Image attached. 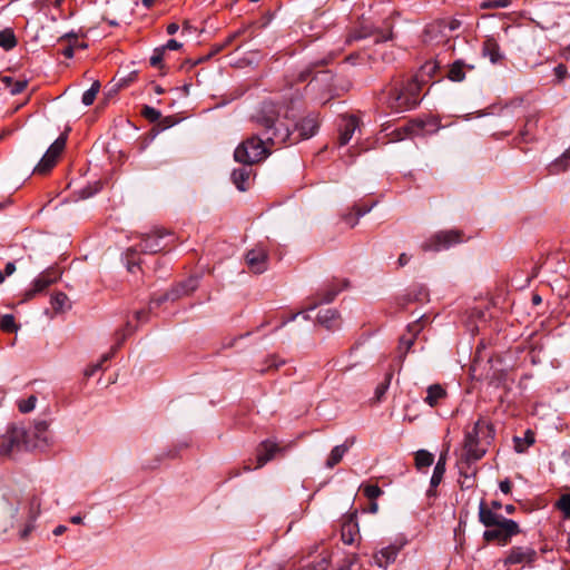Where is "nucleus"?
<instances>
[{
    "label": "nucleus",
    "mask_w": 570,
    "mask_h": 570,
    "mask_svg": "<svg viewBox=\"0 0 570 570\" xmlns=\"http://www.w3.org/2000/svg\"><path fill=\"white\" fill-rule=\"evenodd\" d=\"M360 533L358 524L356 522L355 515H348V518L343 522L341 530V538L345 544H353L356 540V537Z\"/></svg>",
    "instance_id": "nucleus-25"
},
{
    "label": "nucleus",
    "mask_w": 570,
    "mask_h": 570,
    "mask_svg": "<svg viewBox=\"0 0 570 570\" xmlns=\"http://www.w3.org/2000/svg\"><path fill=\"white\" fill-rule=\"evenodd\" d=\"M256 24V22H250L248 23L247 26H244L243 28L236 30L235 32L230 33L226 39L225 41L223 42V45H225V48L229 45L233 43V41L235 39H237L238 37H240L242 35H244L245 32H247L248 30L252 29V27Z\"/></svg>",
    "instance_id": "nucleus-48"
},
{
    "label": "nucleus",
    "mask_w": 570,
    "mask_h": 570,
    "mask_svg": "<svg viewBox=\"0 0 570 570\" xmlns=\"http://www.w3.org/2000/svg\"><path fill=\"white\" fill-rule=\"evenodd\" d=\"M482 53L484 57H489L490 61L494 65L503 59L500 46L493 37H489L483 41Z\"/></svg>",
    "instance_id": "nucleus-27"
},
{
    "label": "nucleus",
    "mask_w": 570,
    "mask_h": 570,
    "mask_svg": "<svg viewBox=\"0 0 570 570\" xmlns=\"http://www.w3.org/2000/svg\"><path fill=\"white\" fill-rule=\"evenodd\" d=\"M567 72H568L567 67H566L563 63H559V65L554 68V73H556V76H557V78H558L559 80L564 79V78H566V76H567Z\"/></svg>",
    "instance_id": "nucleus-60"
},
{
    "label": "nucleus",
    "mask_w": 570,
    "mask_h": 570,
    "mask_svg": "<svg viewBox=\"0 0 570 570\" xmlns=\"http://www.w3.org/2000/svg\"><path fill=\"white\" fill-rule=\"evenodd\" d=\"M65 39L70 40L71 43L76 45V48H78V49H87L88 48V45L86 42H79V39H78L77 35H75V33H68L65 37H61L59 39V42L62 43V41H65Z\"/></svg>",
    "instance_id": "nucleus-52"
},
{
    "label": "nucleus",
    "mask_w": 570,
    "mask_h": 570,
    "mask_svg": "<svg viewBox=\"0 0 570 570\" xmlns=\"http://www.w3.org/2000/svg\"><path fill=\"white\" fill-rule=\"evenodd\" d=\"M135 328L131 326L130 322H127L126 325L122 328H119L116 331V344L111 347L110 352L104 354L99 362L91 364L87 366L83 374L86 377H91L102 368V364L107 361H109L116 353V351L121 346V344L125 342V340L134 333Z\"/></svg>",
    "instance_id": "nucleus-12"
},
{
    "label": "nucleus",
    "mask_w": 570,
    "mask_h": 570,
    "mask_svg": "<svg viewBox=\"0 0 570 570\" xmlns=\"http://www.w3.org/2000/svg\"><path fill=\"white\" fill-rule=\"evenodd\" d=\"M461 27V21L459 19L452 18V19H440L436 20L434 23L430 24L426 28V32H430L432 29L438 28L439 30H442L444 28H448L450 31L458 30Z\"/></svg>",
    "instance_id": "nucleus-35"
},
{
    "label": "nucleus",
    "mask_w": 570,
    "mask_h": 570,
    "mask_svg": "<svg viewBox=\"0 0 570 570\" xmlns=\"http://www.w3.org/2000/svg\"><path fill=\"white\" fill-rule=\"evenodd\" d=\"M271 141L261 135H252L242 141L234 151V159L237 163L252 166L266 159L269 154Z\"/></svg>",
    "instance_id": "nucleus-5"
},
{
    "label": "nucleus",
    "mask_w": 570,
    "mask_h": 570,
    "mask_svg": "<svg viewBox=\"0 0 570 570\" xmlns=\"http://www.w3.org/2000/svg\"><path fill=\"white\" fill-rule=\"evenodd\" d=\"M165 235L166 233L160 229H156L151 234H146L141 237L137 248L146 254H156L163 250L166 246L163 244V238Z\"/></svg>",
    "instance_id": "nucleus-17"
},
{
    "label": "nucleus",
    "mask_w": 570,
    "mask_h": 570,
    "mask_svg": "<svg viewBox=\"0 0 570 570\" xmlns=\"http://www.w3.org/2000/svg\"><path fill=\"white\" fill-rule=\"evenodd\" d=\"M239 191H246L252 188L254 180H233Z\"/></svg>",
    "instance_id": "nucleus-57"
},
{
    "label": "nucleus",
    "mask_w": 570,
    "mask_h": 570,
    "mask_svg": "<svg viewBox=\"0 0 570 570\" xmlns=\"http://www.w3.org/2000/svg\"><path fill=\"white\" fill-rule=\"evenodd\" d=\"M328 63L327 59H321L309 63L304 70H302L298 75V81H306L314 72V70L318 67H324Z\"/></svg>",
    "instance_id": "nucleus-36"
},
{
    "label": "nucleus",
    "mask_w": 570,
    "mask_h": 570,
    "mask_svg": "<svg viewBox=\"0 0 570 570\" xmlns=\"http://www.w3.org/2000/svg\"><path fill=\"white\" fill-rule=\"evenodd\" d=\"M67 190H70L69 198L73 202H78L81 199H86L95 195L98 190L101 189V181L95 180L90 183L89 180H69L66 186Z\"/></svg>",
    "instance_id": "nucleus-14"
},
{
    "label": "nucleus",
    "mask_w": 570,
    "mask_h": 570,
    "mask_svg": "<svg viewBox=\"0 0 570 570\" xmlns=\"http://www.w3.org/2000/svg\"><path fill=\"white\" fill-rule=\"evenodd\" d=\"M50 304L56 313H65L71 308L69 297L62 292L52 294Z\"/></svg>",
    "instance_id": "nucleus-31"
},
{
    "label": "nucleus",
    "mask_w": 570,
    "mask_h": 570,
    "mask_svg": "<svg viewBox=\"0 0 570 570\" xmlns=\"http://www.w3.org/2000/svg\"><path fill=\"white\" fill-rule=\"evenodd\" d=\"M279 451H282V449L278 446L277 443H275L271 440L263 441L257 448L256 469L264 466L268 461L274 459L275 454Z\"/></svg>",
    "instance_id": "nucleus-21"
},
{
    "label": "nucleus",
    "mask_w": 570,
    "mask_h": 570,
    "mask_svg": "<svg viewBox=\"0 0 570 570\" xmlns=\"http://www.w3.org/2000/svg\"><path fill=\"white\" fill-rule=\"evenodd\" d=\"M535 441L534 433L531 430H527L524 436H514L513 444L514 450L518 453H524L529 446H531Z\"/></svg>",
    "instance_id": "nucleus-32"
},
{
    "label": "nucleus",
    "mask_w": 570,
    "mask_h": 570,
    "mask_svg": "<svg viewBox=\"0 0 570 570\" xmlns=\"http://www.w3.org/2000/svg\"><path fill=\"white\" fill-rule=\"evenodd\" d=\"M37 397L35 395H30L26 400H21L18 402V409L21 413H29L36 407Z\"/></svg>",
    "instance_id": "nucleus-45"
},
{
    "label": "nucleus",
    "mask_w": 570,
    "mask_h": 570,
    "mask_svg": "<svg viewBox=\"0 0 570 570\" xmlns=\"http://www.w3.org/2000/svg\"><path fill=\"white\" fill-rule=\"evenodd\" d=\"M462 240V233L460 230L451 229L439 232L433 235L430 239L422 243L421 248L424 252L433 250L439 252L446 249L454 244H459Z\"/></svg>",
    "instance_id": "nucleus-11"
},
{
    "label": "nucleus",
    "mask_w": 570,
    "mask_h": 570,
    "mask_svg": "<svg viewBox=\"0 0 570 570\" xmlns=\"http://www.w3.org/2000/svg\"><path fill=\"white\" fill-rule=\"evenodd\" d=\"M537 551L530 547H513L504 560L505 564L533 563L537 560Z\"/></svg>",
    "instance_id": "nucleus-20"
},
{
    "label": "nucleus",
    "mask_w": 570,
    "mask_h": 570,
    "mask_svg": "<svg viewBox=\"0 0 570 570\" xmlns=\"http://www.w3.org/2000/svg\"><path fill=\"white\" fill-rule=\"evenodd\" d=\"M445 473V455L441 454L431 476V485L432 488H438V485L442 482L443 475Z\"/></svg>",
    "instance_id": "nucleus-34"
},
{
    "label": "nucleus",
    "mask_w": 570,
    "mask_h": 570,
    "mask_svg": "<svg viewBox=\"0 0 570 570\" xmlns=\"http://www.w3.org/2000/svg\"><path fill=\"white\" fill-rule=\"evenodd\" d=\"M370 37H375V43L386 42L393 39V28L390 26L386 30H381L372 26L362 24L351 31L347 40L357 41Z\"/></svg>",
    "instance_id": "nucleus-13"
},
{
    "label": "nucleus",
    "mask_w": 570,
    "mask_h": 570,
    "mask_svg": "<svg viewBox=\"0 0 570 570\" xmlns=\"http://www.w3.org/2000/svg\"><path fill=\"white\" fill-rule=\"evenodd\" d=\"M345 286H347V282L343 281L341 285L332 284L323 289L318 293V302L311 305L308 309H314L321 303H331Z\"/></svg>",
    "instance_id": "nucleus-28"
},
{
    "label": "nucleus",
    "mask_w": 570,
    "mask_h": 570,
    "mask_svg": "<svg viewBox=\"0 0 570 570\" xmlns=\"http://www.w3.org/2000/svg\"><path fill=\"white\" fill-rule=\"evenodd\" d=\"M499 487H500V490H501L504 494H509V493L511 492V488H512V485H511V482H510L508 479H505V480L501 481V482H500V484H499Z\"/></svg>",
    "instance_id": "nucleus-61"
},
{
    "label": "nucleus",
    "mask_w": 570,
    "mask_h": 570,
    "mask_svg": "<svg viewBox=\"0 0 570 570\" xmlns=\"http://www.w3.org/2000/svg\"><path fill=\"white\" fill-rule=\"evenodd\" d=\"M320 128L316 115L309 114L295 122L293 130H289L288 141L285 145H295L301 140L309 139Z\"/></svg>",
    "instance_id": "nucleus-9"
},
{
    "label": "nucleus",
    "mask_w": 570,
    "mask_h": 570,
    "mask_svg": "<svg viewBox=\"0 0 570 570\" xmlns=\"http://www.w3.org/2000/svg\"><path fill=\"white\" fill-rule=\"evenodd\" d=\"M446 391L440 384H432L426 390V396L424 402L429 404L431 407L436 406L441 400L445 399Z\"/></svg>",
    "instance_id": "nucleus-29"
},
{
    "label": "nucleus",
    "mask_w": 570,
    "mask_h": 570,
    "mask_svg": "<svg viewBox=\"0 0 570 570\" xmlns=\"http://www.w3.org/2000/svg\"><path fill=\"white\" fill-rule=\"evenodd\" d=\"M354 443L355 438H348L343 444L334 446L326 459L325 466L327 469H333L336 466L343 460L344 455L348 452L350 448Z\"/></svg>",
    "instance_id": "nucleus-23"
},
{
    "label": "nucleus",
    "mask_w": 570,
    "mask_h": 570,
    "mask_svg": "<svg viewBox=\"0 0 570 570\" xmlns=\"http://www.w3.org/2000/svg\"><path fill=\"white\" fill-rule=\"evenodd\" d=\"M413 345V338H405L402 337L400 341V347L405 350V353H407Z\"/></svg>",
    "instance_id": "nucleus-62"
},
{
    "label": "nucleus",
    "mask_w": 570,
    "mask_h": 570,
    "mask_svg": "<svg viewBox=\"0 0 570 570\" xmlns=\"http://www.w3.org/2000/svg\"><path fill=\"white\" fill-rule=\"evenodd\" d=\"M434 456L426 450H420L415 454V464L419 469L428 468L433 464Z\"/></svg>",
    "instance_id": "nucleus-37"
},
{
    "label": "nucleus",
    "mask_w": 570,
    "mask_h": 570,
    "mask_svg": "<svg viewBox=\"0 0 570 570\" xmlns=\"http://www.w3.org/2000/svg\"><path fill=\"white\" fill-rule=\"evenodd\" d=\"M393 373L389 372L385 374L384 381L380 383L375 389V401L381 402L384 397L385 393L387 392L391 380H392Z\"/></svg>",
    "instance_id": "nucleus-39"
},
{
    "label": "nucleus",
    "mask_w": 570,
    "mask_h": 570,
    "mask_svg": "<svg viewBox=\"0 0 570 570\" xmlns=\"http://www.w3.org/2000/svg\"><path fill=\"white\" fill-rule=\"evenodd\" d=\"M250 175H253L254 177L256 176V174L253 173L252 168L247 169L244 167V168H239V169H234L230 175V178L243 179V178H249Z\"/></svg>",
    "instance_id": "nucleus-51"
},
{
    "label": "nucleus",
    "mask_w": 570,
    "mask_h": 570,
    "mask_svg": "<svg viewBox=\"0 0 570 570\" xmlns=\"http://www.w3.org/2000/svg\"><path fill=\"white\" fill-rule=\"evenodd\" d=\"M140 115L148 120L151 124H156L158 120H160L161 114L159 110H157L154 107H150L148 105H144Z\"/></svg>",
    "instance_id": "nucleus-41"
},
{
    "label": "nucleus",
    "mask_w": 570,
    "mask_h": 570,
    "mask_svg": "<svg viewBox=\"0 0 570 570\" xmlns=\"http://www.w3.org/2000/svg\"><path fill=\"white\" fill-rule=\"evenodd\" d=\"M60 276L61 273L53 267H49L46 271L41 272L33 279L31 287L23 292L21 302H28L35 298L37 295L43 293L50 285L56 283L60 278Z\"/></svg>",
    "instance_id": "nucleus-10"
},
{
    "label": "nucleus",
    "mask_w": 570,
    "mask_h": 570,
    "mask_svg": "<svg viewBox=\"0 0 570 570\" xmlns=\"http://www.w3.org/2000/svg\"><path fill=\"white\" fill-rule=\"evenodd\" d=\"M393 135H394L395 139H397V140H402V139H405V138H409V137L413 138V136H412V135H405V134H404V131L402 130V126H401V127H399V128H396V129L393 131Z\"/></svg>",
    "instance_id": "nucleus-63"
},
{
    "label": "nucleus",
    "mask_w": 570,
    "mask_h": 570,
    "mask_svg": "<svg viewBox=\"0 0 570 570\" xmlns=\"http://www.w3.org/2000/svg\"><path fill=\"white\" fill-rule=\"evenodd\" d=\"M41 501L38 497H31L29 501V514L31 519H36L40 514Z\"/></svg>",
    "instance_id": "nucleus-49"
},
{
    "label": "nucleus",
    "mask_w": 570,
    "mask_h": 570,
    "mask_svg": "<svg viewBox=\"0 0 570 570\" xmlns=\"http://www.w3.org/2000/svg\"><path fill=\"white\" fill-rule=\"evenodd\" d=\"M164 56H165V48H161V47H157L154 49L153 51V55L150 57V66L151 67H155V68H158V69H164L165 68V65H164Z\"/></svg>",
    "instance_id": "nucleus-43"
},
{
    "label": "nucleus",
    "mask_w": 570,
    "mask_h": 570,
    "mask_svg": "<svg viewBox=\"0 0 570 570\" xmlns=\"http://www.w3.org/2000/svg\"><path fill=\"white\" fill-rule=\"evenodd\" d=\"M176 124L174 116L160 117V120L157 121V126L160 130L168 129Z\"/></svg>",
    "instance_id": "nucleus-53"
},
{
    "label": "nucleus",
    "mask_w": 570,
    "mask_h": 570,
    "mask_svg": "<svg viewBox=\"0 0 570 570\" xmlns=\"http://www.w3.org/2000/svg\"><path fill=\"white\" fill-rule=\"evenodd\" d=\"M570 167V147L548 166L549 175H559Z\"/></svg>",
    "instance_id": "nucleus-30"
},
{
    "label": "nucleus",
    "mask_w": 570,
    "mask_h": 570,
    "mask_svg": "<svg viewBox=\"0 0 570 570\" xmlns=\"http://www.w3.org/2000/svg\"><path fill=\"white\" fill-rule=\"evenodd\" d=\"M28 433L23 426H11L0 438V455L11 456L28 446Z\"/></svg>",
    "instance_id": "nucleus-7"
},
{
    "label": "nucleus",
    "mask_w": 570,
    "mask_h": 570,
    "mask_svg": "<svg viewBox=\"0 0 570 570\" xmlns=\"http://www.w3.org/2000/svg\"><path fill=\"white\" fill-rule=\"evenodd\" d=\"M68 43L67 46H65L62 49H61V55L67 58V59H71L73 58L75 56V49H76V45L71 43L70 40H67Z\"/></svg>",
    "instance_id": "nucleus-55"
},
{
    "label": "nucleus",
    "mask_w": 570,
    "mask_h": 570,
    "mask_svg": "<svg viewBox=\"0 0 570 570\" xmlns=\"http://www.w3.org/2000/svg\"><path fill=\"white\" fill-rule=\"evenodd\" d=\"M405 542H394L386 547L376 550L373 553V562L375 566L382 569H387L392 563L395 562L400 551L403 549Z\"/></svg>",
    "instance_id": "nucleus-15"
},
{
    "label": "nucleus",
    "mask_w": 570,
    "mask_h": 570,
    "mask_svg": "<svg viewBox=\"0 0 570 570\" xmlns=\"http://www.w3.org/2000/svg\"><path fill=\"white\" fill-rule=\"evenodd\" d=\"M494 431L492 425L480 419L475 422L473 429L465 434L464 446L458 462L460 473L469 476L470 465L479 461L487 452L483 443H489L493 439Z\"/></svg>",
    "instance_id": "nucleus-3"
},
{
    "label": "nucleus",
    "mask_w": 570,
    "mask_h": 570,
    "mask_svg": "<svg viewBox=\"0 0 570 570\" xmlns=\"http://www.w3.org/2000/svg\"><path fill=\"white\" fill-rule=\"evenodd\" d=\"M317 322L325 328L334 331L340 327V314L333 308L322 309L317 314Z\"/></svg>",
    "instance_id": "nucleus-26"
},
{
    "label": "nucleus",
    "mask_w": 570,
    "mask_h": 570,
    "mask_svg": "<svg viewBox=\"0 0 570 570\" xmlns=\"http://www.w3.org/2000/svg\"><path fill=\"white\" fill-rule=\"evenodd\" d=\"M198 287V277H189L185 282L178 284L175 288H173L169 293L163 295L156 301H151V304L159 305L165 301L171 299L175 301L180 296L188 295L193 293Z\"/></svg>",
    "instance_id": "nucleus-18"
},
{
    "label": "nucleus",
    "mask_w": 570,
    "mask_h": 570,
    "mask_svg": "<svg viewBox=\"0 0 570 570\" xmlns=\"http://www.w3.org/2000/svg\"><path fill=\"white\" fill-rule=\"evenodd\" d=\"M364 495L371 501L383 494L382 489L376 484H367L363 488Z\"/></svg>",
    "instance_id": "nucleus-46"
},
{
    "label": "nucleus",
    "mask_w": 570,
    "mask_h": 570,
    "mask_svg": "<svg viewBox=\"0 0 570 570\" xmlns=\"http://www.w3.org/2000/svg\"><path fill=\"white\" fill-rule=\"evenodd\" d=\"M441 120L436 116L416 117L402 126L405 135L426 137L436 134L441 128Z\"/></svg>",
    "instance_id": "nucleus-8"
},
{
    "label": "nucleus",
    "mask_w": 570,
    "mask_h": 570,
    "mask_svg": "<svg viewBox=\"0 0 570 570\" xmlns=\"http://www.w3.org/2000/svg\"><path fill=\"white\" fill-rule=\"evenodd\" d=\"M183 43L178 42L176 39H169L166 45L161 46V48H165L166 50H179L181 49Z\"/></svg>",
    "instance_id": "nucleus-58"
},
{
    "label": "nucleus",
    "mask_w": 570,
    "mask_h": 570,
    "mask_svg": "<svg viewBox=\"0 0 570 570\" xmlns=\"http://www.w3.org/2000/svg\"><path fill=\"white\" fill-rule=\"evenodd\" d=\"M413 78H417L421 86L429 80L440 81L442 79L441 66L436 60L426 61Z\"/></svg>",
    "instance_id": "nucleus-22"
},
{
    "label": "nucleus",
    "mask_w": 570,
    "mask_h": 570,
    "mask_svg": "<svg viewBox=\"0 0 570 570\" xmlns=\"http://www.w3.org/2000/svg\"><path fill=\"white\" fill-rule=\"evenodd\" d=\"M479 521L485 527L483 540L507 546L511 539L521 532L519 524L489 508L484 500L479 504Z\"/></svg>",
    "instance_id": "nucleus-2"
},
{
    "label": "nucleus",
    "mask_w": 570,
    "mask_h": 570,
    "mask_svg": "<svg viewBox=\"0 0 570 570\" xmlns=\"http://www.w3.org/2000/svg\"><path fill=\"white\" fill-rule=\"evenodd\" d=\"M512 4V0H483L480 4L482 10L508 8Z\"/></svg>",
    "instance_id": "nucleus-44"
},
{
    "label": "nucleus",
    "mask_w": 570,
    "mask_h": 570,
    "mask_svg": "<svg viewBox=\"0 0 570 570\" xmlns=\"http://www.w3.org/2000/svg\"><path fill=\"white\" fill-rule=\"evenodd\" d=\"M417 78L394 79L383 89L384 105L392 112H404L415 108L422 100Z\"/></svg>",
    "instance_id": "nucleus-1"
},
{
    "label": "nucleus",
    "mask_w": 570,
    "mask_h": 570,
    "mask_svg": "<svg viewBox=\"0 0 570 570\" xmlns=\"http://www.w3.org/2000/svg\"><path fill=\"white\" fill-rule=\"evenodd\" d=\"M18 45V39L12 28H4L0 31V47L6 51H10Z\"/></svg>",
    "instance_id": "nucleus-33"
},
{
    "label": "nucleus",
    "mask_w": 570,
    "mask_h": 570,
    "mask_svg": "<svg viewBox=\"0 0 570 570\" xmlns=\"http://www.w3.org/2000/svg\"><path fill=\"white\" fill-rule=\"evenodd\" d=\"M330 564V557L321 556L317 560L307 563L302 567L301 570H326Z\"/></svg>",
    "instance_id": "nucleus-42"
},
{
    "label": "nucleus",
    "mask_w": 570,
    "mask_h": 570,
    "mask_svg": "<svg viewBox=\"0 0 570 570\" xmlns=\"http://www.w3.org/2000/svg\"><path fill=\"white\" fill-rule=\"evenodd\" d=\"M374 205L375 203H373L368 207L356 206V217L354 218L352 214H346L343 216L344 222L348 224L351 227H354L357 223V219L367 214Z\"/></svg>",
    "instance_id": "nucleus-40"
},
{
    "label": "nucleus",
    "mask_w": 570,
    "mask_h": 570,
    "mask_svg": "<svg viewBox=\"0 0 570 570\" xmlns=\"http://www.w3.org/2000/svg\"><path fill=\"white\" fill-rule=\"evenodd\" d=\"M67 136L60 135L47 149L42 158L36 165L32 174L47 176L57 166L61 155L66 148Z\"/></svg>",
    "instance_id": "nucleus-6"
},
{
    "label": "nucleus",
    "mask_w": 570,
    "mask_h": 570,
    "mask_svg": "<svg viewBox=\"0 0 570 570\" xmlns=\"http://www.w3.org/2000/svg\"><path fill=\"white\" fill-rule=\"evenodd\" d=\"M245 261L253 273L261 274L267 269V250L263 246L257 245L246 253Z\"/></svg>",
    "instance_id": "nucleus-16"
},
{
    "label": "nucleus",
    "mask_w": 570,
    "mask_h": 570,
    "mask_svg": "<svg viewBox=\"0 0 570 570\" xmlns=\"http://www.w3.org/2000/svg\"><path fill=\"white\" fill-rule=\"evenodd\" d=\"M27 86H28V81L27 80H14L12 86L9 88L10 89V94L12 96L19 95L22 91H24Z\"/></svg>",
    "instance_id": "nucleus-50"
},
{
    "label": "nucleus",
    "mask_w": 570,
    "mask_h": 570,
    "mask_svg": "<svg viewBox=\"0 0 570 570\" xmlns=\"http://www.w3.org/2000/svg\"><path fill=\"white\" fill-rule=\"evenodd\" d=\"M473 69V65H469L462 59H456L451 65H449L446 78L453 82H461L465 79L466 71H472Z\"/></svg>",
    "instance_id": "nucleus-24"
},
{
    "label": "nucleus",
    "mask_w": 570,
    "mask_h": 570,
    "mask_svg": "<svg viewBox=\"0 0 570 570\" xmlns=\"http://www.w3.org/2000/svg\"><path fill=\"white\" fill-rule=\"evenodd\" d=\"M531 122H532V118L529 117L525 121L523 129L520 130V136L522 137V139L524 141H528L531 139V138H529V136H530L529 126L531 125Z\"/></svg>",
    "instance_id": "nucleus-59"
},
{
    "label": "nucleus",
    "mask_w": 570,
    "mask_h": 570,
    "mask_svg": "<svg viewBox=\"0 0 570 570\" xmlns=\"http://www.w3.org/2000/svg\"><path fill=\"white\" fill-rule=\"evenodd\" d=\"M360 119L354 115L343 116L338 122V145L345 146L350 142L356 128L358 127Z\"/></svg>",
    "instance_id": "nucleus-19"
},
{
    "label": "nucleus",
    "mask_w": 570,
    "mask_h": 570,
    "mask_svg": "<svg viewBox=\"0 0 570 570\" xmlns=\"http://www.w3.org/2000/svg\"><path fill=\"white\" fill-rule=\"evenodd\" d=\"M557 507L563 513L564 518L570 519V493L561 495Z\"/></svg>",
    "instance_id": "nucleus-47"
},
{
    "label": "nucleus",
    "mask_w": 570,
    "mask_h": 570,
    "mask_svg": "<svg viewBox=\"0 0 570 570\" xmlns=\"http://www.w3.org/2000/svg\"><path fill=\"white\" fill-rule=\"evenodd\" d=\"M273 13H271L269 11H267L262 18L259 21H255L256 24H254L252 27V29H262V28H265L273 19Z\"/></svg>",
    "instance_id": "nucleus-54"
},
{
    "label": "nucleus",
    "mask_w": 570,
    "mask_h": 570,
    "mask_svg": "<svg viewBox=\"0 0 570 570\" xmlns=\"http://www.w3.org/2000/svg\"><path fill=\"white\" fill-rule=\"evenodd\" d=\"M97 95L94 94V90H86L82 94L81 101L85 106H91L96 99Z\"/></svg>",
    "instance_id": "nucleus-56"
},
{
    "label": "nucleus",
    "mask_w": 570,
    "mask_h": 570,
    "mask_svg": "<svg viewBox=\"0 0 570 570\" xmlns=\"http://www.w3.org/2000/svg\"><path fill=\"white\" fill-rule=\"evenodd\" d=\"M0 328L6 333H16L19 326L16 324L13 315L6 314L0 318Z\"/></svg>",
    "instance_id": "nucleus-38"
},
{
    "label": "nucleus",
    "mask_w": 570,
    "mask_h": 570,
    "mask_svg": "<svg viewBox=\"0 0 570 570\" xmlns=\"http://www.w3.org/2000/svg\"><path fill=\"white\" fill-rule=\"evenodd\" d=\"M252 119L262 129L261 136L271 141L272 146L288 141L289 129L279 121V110L274 104L264 102Z\"/></svg>",
    "instance_id": "nucleus-4"
},
{
    "label": "nucleus",
    "mask_w": 570,
    "mask_h": 570,
    "mask_svg": "<svg viewBox=\"0 0 570 570\" xmlns=\"http://www.w3.org/2000/svg\"><path fill=\"white\" fill-rule=\"evenodd\" d=\"M179 30V24L176 23V22H170L169 24H167L166 27V32L168 35H175L177 31Z\"/></svg>",
    "instance_id": "nucleus-64"
}]
</instances>
